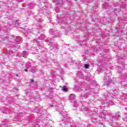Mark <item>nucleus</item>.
I'll return each mask as SVG.
<instances>
[{
  "label": "nucleus",
  "instance_id": "f257e3e1",
  "mask_svg": "<svg viewBox=\"0 0 127 127\" xmlns=\"http://www.w3.org/2000/svg\"><path fill=\"white\" fill-rule=\"evenodd\" d=\"M63 91H64V92H67L68 91V89L66 88H65V86L64 88H63Z\"/></svg>",
  "mask_w": 127,
  "mask_h": 127
},
{
  "label": "nucleus",
  "instance_id": "f03ea898",
  "mask_svg": "<svg viewBox=\"0 0 127 127\" xmlns=\"http://www.w3.org/2000/svg\"><path fill=\"white\" fill-rule=\"evenodd\" d=\"M84 66H85V68H86V69L89 68V64H85L84 65Z\"/></svg>",
  "mask_w": 127,
  "mask_h": 127
},
{
  "label": "nucleus",
  "instance_id": "7ed1b4c3",
  "mask_svg": "<svg viewBox=\"0 0 127 127\" xmlns=\"http://www.w3.org/2000/svg\"><path fill=\"white\" fill-rule=\"evenodd\" d=\"M30 82H31V83H34V82H35L34 80V79H30Z\"/></svg>",
  "mask_w": 127,
  "mask_h": 127
},
{
  "label": "nucleus",
  "instance_id": "20e7f679",
  "mask_svg": "<svg viewBox=\"0 0 127 127\" xmlns=\"http://www.w3.org/2000/svg\"><path fill=\"white\" fill-rule=\"evenodd\" d=\"M24 71H25V72H28V69H25Z\"/></svg>",
  "mask_w": 127,
  "mask_h": 127
},
{
  "label": "nucleus",
  "instance_id": "39448f33",
  "mask_svg": "<svg viewBox=\"0 0 127 127\" xmlns=\"http://www.w3.org/2000/svg\"><path fill=\"white\" fill-rule=\"evenodd\" d=\"M23 57H25V56H23Z\"/></svg>",
  "mask_w": 127,
  "mask_h": 127
},
{
  "label": "nucleus",
  "instance_id": "423d86ee",
  "mask_svg": "<svg viewBox=\"0 0 127 127\" xmlns=\"http://www.w3.org/2000/svg\"><path fill=\"white\" fill-rule=\"evenodd\" d=\"M24 53L25 54V52H24Z\"/></svg>",
  "mask_w": 127,
  "mask_h": 127
},
{
  "label": "nucleus",
  "instance_id": "0eeeda50",
  "mask_svg": "<svg viewBox=\"0 0 127 127\" xmlns=\"http://www.w3.org/2000/svg\"><path fill=\"white\" fill-rule=\"evenodd\" d=\"M11 52L12 53V52H13L12 51Z\"/></svg>",
  "mask_w": 127,
  "mask_h": 127
}]
</instances>
